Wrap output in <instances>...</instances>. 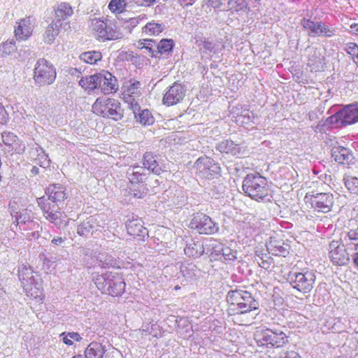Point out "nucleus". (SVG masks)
I'll use <instances>...</instances> for the list:
<instances>
[{
  "label": "nucleus",
  "instance_id": "obj_1",
  "mask_svg": "<svg viewBox=\"0 0 358 358\" xmlns=\"http://www.w3.org/2000/svg\"><path fill=\"white\" fill-rule=\"evenodd\" d=\"M329 185L318 183L316 189L308 191L304 196V202L313 211L320 213L331 212L336 203L335 195L327 190Z\"/></svg>",
  "mask_w": 358,
  "mask_h": 358
},
{
  "label": "nucleus",
  "instance_id": "obj_2",
  "mask_svg": "<svg viewBox=\"0 0 358 358\" xmlns=\"http://www.w3.org/2000/svg\"><path fill=\"white\" fill-rule=\"evenodd\" d=\"M228 315L250 314L259 308L258 302L246 290H231L227 295Z\"/></svg>",
  "mask_w": 358,
  "mask_h": 358
},
{
  "label": "nucleus",
  "instance_id": "obj_3",
  "mask_svg": "<svg viewBox=\"0 0 358 358\" xmlns=\"http://www.w3.org/2000/svg\"><path fill=\"white\" fill-rule=\"evenodd\" d=\"M254 340L258 347L267 351L282 348L289 343V336L285 332L268 327L257 328Z\"/></svg>",
  "mask_w": 358,
  "mask_h": 358
},
{
  "label": "nucleus",
  "instance_id": "obj_4",
  "mask_svg": "<svg viewBox=\"0 0 358 358\" xmlns=\"http://www.w3.org/2000/svg\"><path fill=\"white\" fill-rule=\"evenodd\" d=\"M92 112L99 117L117 122L123 118L124 110L118 99L101 96L96 98L92 104Z\"/></svg>",
  "mask_w": 358,
  "mask_h": 358
},
{
  "label": "nucleus",
  "instance_id": "obj_5",
  "mask_svg": "<svg viewBox=\"0 0 358 358\" xmlns=\"http://www.w3.org/2000/svg\"><path fill=\"white\" fill-rule=\"evenodd\" d=\"M150 174L138 165L132 166L127 171L129 193L135 199H143L148 194L145 181Z\"/></svg>",
  "mask_w": 358,
  "mask_h": 358
},
{
  "label": "nucleus",
  "instance_id": "obj_6",
  "mask_svg": "<svg viewBox=\"0 0 358 358\" xmlns=\"http://www.w3.org/2000/svg\"><path fill=\"white\" fill-rule=\"evenodd\" d=\"M243 189L252 199L259 201L267 197L270 192L267 180L259 173H249L243 179Z\"/></svg>",
  "mask_w": 358,
  "mask_h": 358
},
{
  "label": "nucleus",
  "instance_id": "obj_7",
  "mask_svg": "<svg viewBox=\"0 0 358 358\" xmlns=\"http://www.w3.org/2000/svg\"><path fill=\"white\" fill-rule=\"evenodd\" d=\"M57 78L56 68L50 61L41 58L33 71V80L36 85L43 87L52 84Z\"/></svg>",
  "mask_w": 358,
  "mask_h": 358
},
{
  "label": "nucleus",
  "instance_id": "obj_8",
  "mask_svg": "<svg viewBox=\"0 0 358 358\" xmlns=\"http://www.w3.org/2000/svg\"><path fill=\"white\" fill-rule=\"evenodd\" d=\"M141 85L140 81L131 78L125 81L122 87V99L133 112L140 110L138 100L141 96Z\"/></svg>",
  "mask_w": 358,
  "mask_h": 358
},
{
  "label": "nucleus",
  "instance_id": "obj_9",
  "mask_svg": "<svg viewBox=\"0 0 358 358\" xmlns=\"http://www.w3.org/2000/svg\"><path fill=\"white\" fill-rule=\"evenodd\" d=\"M38 204L45 219L57 227H65L69 224V219L64 212L55 210V206L44 196L38 199Z\"/></svg>",
  "mask_w": 358,
  "mask_h": 358
},
{
  "label": "nucleus",
  "instance_id": "obj_10",
  "mask_svg": "<svg viewBox=\"0 0 358 358\" xmlns=\"http://www.w3.org/2000/svg\"><path fill=\"white\" fill-rule=\"evenodd\" d=\"M91 29L95 36L102 41L117 40L122 37L121 32L114 24H107L99 18L92 20Z\"/></svg>",
  "mask_w": 358,
  "mask_h": 358
},
{
  "label": "nucleus",
  "instance_id": "obj_11",
  "mask_svg": "<svg viewBox=\"0 0 358 358\" xmlns=\"http://www.w3.org/2000/svg\"><path fill=\"white\" fill-rule=\"evenodd\" d=\"M315 280L316 275L313 271L303 269L301 272L294 273L290 284L298 292L307 294L313 289Z\"/></svg>",
  "mask_w": 358,
  "mask_h": 358
},
{
  "label": "nucleus",
  "instance_id": "obj_12",
  "mask_svg": "<svg viewBox=\"0 0 358 358\" xmlns=\"http://www.w3.org/2000/svg\"><path fill=\"white\" fill-rule=\"evenodd\" d=\"M191 229L196 230L200 234H213L218 231L217 224L205 213H194L188 225Z\"/></svg>",
  "mask_w": 358,
  "mask_h": 358
},
{
  "label": "nucleus",
  "instance_id": "obj_13",
  "mask_svg": "<svg viewBox=\"0 0 358 358\" xmlns=\"http://www.w3.org/2000/svg\"><path fill=\"white\" fill-rule=\"evenodd\" d=\"M196 174L201 178L210 179L220 175L221 168L212 158L203 156L198 158L194 163Z\"/></svg>",
  "mask_w": 358,
  "mask_h": 358
},
{
  "label": "nucleus",
  "instance_id": "obj_14",
  "mask_svg": "<svg viewBox=\"0 0 358 358\" xmlns=\"http://www.w3.org/2000/svg\"><path fill=\"white\" fill-rule=\"evenodd\" d=\"M331 122L341 126H346L358 122V103L345 106L331 116Z\"/></svg>",
  "mask_w": 358,
  "mask_h": 358
},
{
  "label": "nucleus",
  "instance_id": "obj_15",
  "mask_svg": "<svg viewBox=\"0 0 358 358\" xmlns=\"http://www.w3.org/2000/svg\"><path fill=\"white\" fill-rule=\"evenodd\" d=\"M74 13L72 6L69 2L62 1L53 7L54 22L65 30H71V24L68 20Z\"/></svg>",
  "mask_w": 358,
  "mask_h": 358
},
{
  "label": "nucleus",
  "instance_id": "obj_16",
  "mask_svg": "<svg viewBox=\"0 0 358 358\" xmlns=\"http://www.w3.org/2000/svg\"><path fill=\"white\" fill-rule=\"evenodd\" d=\"M301 24L308 35L332 37L335 36V29L322 22H315L310 19L303 18Z\"/></svg>",
  "mask_w": 358,
  "mask_h": 358
},
{
  "label": "nucleus",
  "instance_id": "obj_17",
  "mask_svg": "<svg viewBox=\"0 0 358 358\" xmlns=\"http://www.w3.org/2000/svg\"><path fill=\"white\" fill-rule=\"evenodd\" d=\"M97 89L105 95L116 93L119 89L116 77L106 70L97 73Z\"/></svg>",
  "mask_w": 358,
  "mask_h": 358
},
{
  "label": "nucleus",
  "instance_id": "obj_18",
  "mask_svg": "<svg viewBox=\"0 0 358 358\" xmlns=\"http://www.w3.org/2000/svg\"><path fill=\"white\" fill-rule=\"evenodd\" d=\"M210 257L214 260L229 264L238 259V251L222 243H217L212 247Z\"/></svg>",
  "mask_w": 358,
  "mask_h": 358
},
{
  "label": "nucleus",
  "instance_id": "obj_19",
  "mask_svg": "<svg viewBox=\"0 0 358 358\" xmlns=\"http://www.w3.org/2000/svg\"><path fill=\"white\" fill-rule=\"evenodd\" d=\"M34 20L31 16H27L16 21L14 27V36L18 41L28 40L33 34Z\"/></svg>",
  "mask_w": 358,
  "mask_h": 358
},
{
  "label": "nucleus",
  "instance_id": "obj_20",
  "mask_svg": "<svg viewBox=\"0 0 358 358\" xmlns=\"http://www.w3.org/2000/svg\"><path fill=\"white\" fill-rule=\"evenodd\" d=\"M186 90L181 83L175 82L165 92L162 101L168 106H173L180 103L185 96Z\"/></svg>",
  "mask_w": 358,
  "mask_h": 358
},
{
  "label": "nucleus",
  "instance_id": "obj_21",
  "mask_svg": "<svg viewBox=\"0 0 358 358\" xmlns=\"http://www.w3.org/2000/svg\"><path fill=\"white\" fill-rule=\"evenodd\" d=\"M329 257L334 264L338 266L345 265L349 261L348 253L345 245L335 241L329 244Z\"/></svg>",
  "mask_w": 358,
  "mask_h": 358
},
{
  "label": "nucleus",
  "instance_id": "obj_22",
  "mask_svg": "<svg viewBox=\"0 0 358 358\" xmlns=\"http://www.w3.org/2000/svg\"><path fill=\"white\" fill-rule=\"evenodd\" d=\"M45 192L48 197L46 199L55 203L64 202L69 196L66 188L59 183L50 184Z\"/></svg>",
  "mask_w": 358,
  "mask_h": 358
},
{
  "label": "nucleus",
  "instance_id": "obj_23",
  "mask_svg": "<svg viewBox=\"0 0 358 358\" xmlns=\"http://www.w3.org/2000/svg\"><path fill=\"white\" fill-rule=\"evenodd\" d=\"M266 248L268 252L273 255L286 257L289 254V245L278 236L271 237Z\"/></svg>",
  "mask_w": 358,
  "mask_h": 358
},
{
  "label": "nucleus",
  "instance_id": "obj_24",
  "mask_svg": "<svg viewBox=\"0 0 358 358\" xmlns=\"http://www.w3.org/2000/svg\"><path fill=\"white\" fill-rule=\"evenodd\" d=\"M127 230L129 235L139 240H143L148 237V231L143 226V222L141 219H133L127 223Z\"/></svg>",
  "mask_w": 358,
  "mask_h": 358
},
{
  "label": "nucleus",
  "instance_id": "obj_25",
  "mask_svg": "<svg viewBox=\"0 0 358 358\" xmlns=\"http://www.w3.org/2000/svg\"><path fill=\"white\" fill-rule=\"evenodd\" d=\"M157 158V155L154 154L152 152H145L142 159V167L145 170L146 169L154 174L159 176L164 171V169L159 165Z\"/></svg>",
  "mask_w": 358,
  "mask_h": 358
},
{
  "label": "nucleus",
  "instance_id": "obj_26",
  "mask_svg": "<svg viewBox=\"0 0 358 358\" xmlns=\"http://www.w3.org/2000/svg\"><path fill=\"white\" fill-rule=\"evenodd\" d=\"M9 208L13 217H15L16 224H25L31 222L33 220V212L31 210L27 208L22 210V212H18L17 203L15 201L9 203Z\"/></svg>",
  "mask_w": 358,
  "mask_h": 358
},
{
  "label": "nucleus",
  "instance_id": "obj_27",
  "mask_svg": "<svg viewBox=\"0 0 358 358\" xmlns=\"http://www.w3.org/2000/svg\"><path fill=\"white\" fill-rule=\"evenodd\" d=\"M217 149L222 153L231 155L237 157H241L244 153V150L238 144L229 139L220 142Z\"/></svg>",
  "mask_w": 358,
  "mask_h": 358
},
{
  "label": "nucleus",
  "instance_id": "obj_28",
  "mask_svg": "<svg viewBox=\"0 0 358 358\" xmlns=\"http://www.w3.org/2000/svg\"><path fill=\"white\" fill-rule=\"evenodd\" d=\"M108 284V293L112 296H119L124 292L126 284L121 277H113L109 280Z\"/></svg>",
  "mask_w": 358,
  "mask_h": 358
},
{
  "label": "nucleus",
  "instance_id": "obj_29",
  "mask_svg": "<svg viewBox=\"0 0 358 358\" xmlns=\"http://www.w3.org/2000/svg\"><path fill=\"white\" fill-rule=\"evenodd\" d=\"M106 352L105 347L99 342H92L85 350L86 358H103Z\"/></svg>",
  "mask_w": 358,
  "mask_h": 358
},
{
  "label": "nucleus",
  "instance_id": "obj_30",
  "mask_svg": "<svg viewBox=\"0 0 358 358\" xmlns=\"http://www.w3.org/2000/svg\"><path fill=\"white\" fill-rule=\"evenodd\" d=\"M332 157L338 164H345L351 160L352 154L348 148L338 146L334 149Z\"/></svg>",
  "mask_w": 358,
  "mask_h": 358
},
{
  "label": "nucleus",
  "instance_id": "obj_31",
  "mask_svg": "<svg viewBox=\"0 0 358 358\" xmlns=\"http://www.w3.org/2000/svg\"><path fill=\"white\" fill-rule=\"evenodd\" d=\"M137 122L143 126H150L155 122V117L148 109H144L136 113L134 112Z\"/></svg>",
  "mask_w": 358,
  "mask_h": 358
},
{
  "label": "nucleus",
  "instance_id": "obj_32",
  "mask_svg": "<svg viewBox=\"0 0 358 358\" xmlns=\"http://www.w3.org/2000/svg\"><path fill=\"white\" fill-rule=\"evenodd\" d=\"M306 317L298 312L292 313L287 320V325L290 329L301 328L306 324Z\"/></svg>",
  "mask_w": 358,
  "mask_h": 358
},
{
  "label": "nucleus",
  "instance_id": "obj_33",
  "mask_svg": "<svg viewBox=\"0 0 358 358\" xmlns=\"http://www.w3.org/2000/svg\"><path fill=\"white\" fill-rule=\"evenodd\" d=\"M59 24L52 21L46 28L43 34V41L45 43L50 44L53 43L55 37L58 35L59 31Z\"/></svg>",
  "mask_w": 358,
  "mask_h": 358
},
{
  "label": "nucleus",
  "instance_id": "obj_34",
  "mask_svg": "<svg viewBox=\"0 0 358 358\" xmlns=\"http://www.w3.org/2000/svg\"><path fill=\"white\" fill-rule=\"evenodd\" d=\"M79 85L85 90H94L97 89V73L93 75L83 77Z\"/></svg>",
  "mask_w": 358,
  "mask_h": 358
},
{
  "label": "nucleus",
  "instance_id": "obj_35",
  "mask_svg": "<svg viewBox=\"0 0 358 358\" xmlns=\"http://www.w3.org/2000/svg\"><path fill=\"white\" fill-rule=\"evenodd\" d=\"M248 9V3L245 0H229L227 3V10L234 14Z\"/></svg>",
  "mask_w": 358,
  "mask_h": 358
},
{
  "label": "nucleus",
  "instance_id": "obj_36",
  "mask_svg": "<svg viewBox=\"0 0 358 358\" xmlns=\"http://www.w3.org/2000/svg\"><path fill=\"white\" fill-rule=\"evenodd\" d=\"M343 182L350 193L358 194V178L350 175H345Z\"/></svg>",
  "mask_w": 358,
  "mask_h": 358
},
{
  "label": "nucleus",
  "instance_id": "obj_37",
  "mask_svg": "<svg viewBox=\"0 0 358 358\" xmlns=\"http://www.w3.org/2000/svg\"><path fill=\"white\" fill-rule=\"evenodd\" d=\"M80 58L87 64H94L101 59L102 55L99 51H89L81 54Z\"/></svg>",
  "mask_w": 358,
  "mask_h": 358
},
{
  "label": "nucleus",
  "instance_id": "obj_38",
  "mask_svg": "<svg viewBox=\"0 0 358 358\" xmlns=\"http://www.w3.org/2000/svg\"><path fill=\"white\" fill-rule=\"evenodd\" d=\"M17 49L15 42L13 40H8L0 45V55L6 57L15 53Z\"/></svg>",
  "mask_w": 358,
  "mask_h": 358
},
{
  "label": "nucleus",
  "instance_id": "obj_39",
  "mask_svg": "<svg viewBox=\"0 0 358 358\" xmlns=\"http://www.w3.org/2000/svg\"><path fill=\"white\" fill-rule=\"evenodd\" d=\"M229 316H234L233 321L235 324L238 325L248 326L251 324L255 317L250 314H237V315H229Z\"/></svg>",
  "mask_w": 358,
  "mask_h": 358
},
{
  "label": "nucleus",
  "instance_id": "obj_40",
  "mask_svg": "<svg viewBox=\"0 0 358 358\" xmlns=\"http://www.w3.org/2000/svg\"><path fill=\"white\" fill-rule=\"evenodd\" d=\"M163 30L160 24L155 22H149L143 28V32L150 36L159 35Z\"/></svg>",
  "mask_w": 358,
  "mask_h": 358
},
{
  "label": "nucleus",
  "instance_id": "obj_41",
  "mask_svg": "<svg viewBox=\"0 0 358 358\" xmlns=\"http://www.w3.org/2000/svg\"><path fill=\"white\" fill-rule=\"evenodd\" d=\"M60 336L62 337L64 343L67 345H72L74 341L78 342L82 339L81 336L78 332H63L60 334Z\"/></svg>",
  "mask_w": 358,
  "mask_h": 358
},
{
  "label": "nucleus",
  "instance_id": "obj_42",
  "mask_svg": "<svg viewBox=\"0 0 358 358\" xmlns=\"http://www.w3.org/2000/svg\"><path fill=\"white\" fill-rule=\"evenodd\" d=\"M1 136L2 141L6 145L14 148L18 144V138L14 134L7 131L3 132Z\"/></svg>",
  "mask_w": 358,
  "mask_h": 358
},
{
  "label": "nucleus",
  "instance_id": "obj_43",
  "mask_svg": "<svg viewBox=\"0 0 358 358\" xmlns=\"http://www.w3.org/2000/svg\"><path fill=\"white\" fill-rule=\"evenodd\" d=\"M93 225L90 220H84L77 227V234L80 236H87L92 231Z\"/></svg>",
  "mask_w": 358,
  "mask_h": 358
},
{
  "label": "nucleus",
  "instance_id": "obj_44",
  "mask_svg": "<svg viewBox=\"0 0 358 358\" xmlns=\"http://www.w3.org/2000/svg\"><path fill=\"white\" fill-rule=\"evenodd\" d=\"M199 246V245L196 243H192L187 245L184 249L185 255L192 257H197L200 256L203 252V250L201 247L200 250H198L197 248Z\"/></svg>",
  "mask_w": 358,
  "mask_h": 358
},
{
  "label": "nucleus",
  "instance_id": "obj_45",
  "mask_svg": "<svg viewBox=\"0 0 358 358\" xmlns=\"http://www.w3.org/2000/svg\"><path fill=\"white\" fill-rule=\"evenodd\" d=\"M259 266L265 270L270 269L273 264V258L267 254H264L262 257L258 255V258L256 259Z\"/></svg>",
  "mask_w": 358,
  "mask_h": 358
},
{
  "label": "nucleus",
  "instance_id": "obj_46",
  "mask_svg": "<svg viewBox=\"0 0 358 358\" xmlns=\"http://www.w3.org/2000/svg\"><path fill=\"white\" fill-rule=\"evenodd\" d=\"M124 0H110L108 4L109 10L114 13H120L124 8Z\"/></svg>",
  "mask_w": 358,
  "mask_h": 358
},
{
  "label": "nucleus",
  "instance_id": "obj_47",
  "mask_svg": "<svg viewBox=\"0 0 358 358\" xmlns=\"http://www.w3.org/2000/svg\"><path fill=\"white\" fill-rule=\"evenodd\" d=\"M173 41L172 39H162L157 45L159 52L161 54L169 52L173 49Z\"/></svg>",
  "mask_w": 358,
  "mask_h": 358
},
{
  "label": "nucleus",
  "instance_id": "obj_48",
  "mask_svg": "<svg viewBox=\"0 0 358 358\" xmlns=\"http://www.w3.org/2000/svg\"><path fill=\"white\" fill-rule=\"evenodd\" d=\"M27 295L33 299H42L43 298V294L42 289L38 287L36 285L34 286H30V287H27L26 289Z\"/></svg>",
  "mask_w": 358,
  "mask_h": 358
},
{
  "label": "nucleus",
  "instance_id": "obj_49",
  "mask_svg": "<svg viewBox=\"0 0 358 358\" xmlns=\"http://www.w3.org/2000/svg\"><path fill=\"white\" fill-rule=\"evenodd\" d=\"M345 50L348 54L351 55L352 59L353 61L357 64L358 66V45L355 43H348L347 44Z\"/></svg>",
  "mask_w": 358,
  "mask_h": 358
},
{
  "label": "nucleus",
  "instance_id": "obj_50",
  "mask_svg": "<svg viewBox=\"0 0 358 358\" xmlns=\"http://www.w3.org/2000/svg\"><path fill=\"white\" fill-rule=\"evenodd\" d=\"M155 41L152 39H142L138 41V45L140 49H146L150 52H153V48L155 46Z\"/></svg>",
  "mask_w": 358,
  "mask_h": 358
},
{
  "label": "nucleus",
  "instance_id": "obj_51",
  "mask_svg": "<svg viewBox=\"0 0 358 358\" xmlns=\"http://www.w3.org/2000/svg\"><path fill=\"white\" fill-rule=\"evenodd\" d=\"M9 120L8 114L4 106L0 103V124H6Z\"/></svg>",
  "mask_w": 358,
  "mask_h": 358
},
{
  "label": "nucleus",
  "instance_id": "obj_52",
  "mask_svg": "<svg viewBox=\"0 0 358 358\" xmlns=\"http://www.w3.org/2000/svg\"><path fill=\"white\" fill-rule=\"evenodd\" d=\"M278 358H301V357L297 352L290 350L281 353Z\"/></svg>",
  "mask_w": 358,
  "mask_h": 358
},
{
  "label": "nucleus",
  "instance_id": "obj_53",
  "mask_svg": "<svg viewBox=\"0 0 358 358\" xmlns=\"http://www.w3.org/2000/svg\"><path fill=\"white\" fill-rule=\"evenodd\" d=\"M348 236L352 241H358V227L350 229L348 233Z\"/></svg>",
  "mask_w": 358,
  "mask_h": 358
},
{
  "label": "nucleus",
  "instance_id": "obj_54",
  "mask_svg": "<svg viewBox=\"0 0 358 358\" xmlns=\"http://www.w3.org/2000/svg\"><path fill=\"white\" fill-rule=\"evenodd\" d=\"M64 241V238L59 236L53 238L51 241L52 243L56 245L62 244Z\"/></svg>",
  "mask_w": 358,
  "mask_h": 358
},
{
  "label": "nucleus",
  "instance_id": "obj_55",
  "mask_svg": "<svg viewBox=\"0 0 358 358\" xmlns=\"http://www.w3.org/2000/svg\"><path fill=\"white\" fill-rule=\"evenodd\" d=\"M353 263L355 264V266L358 270V252L355 253L352 257Z\"/></svg>",
  "mask_w": 358,
  "mask_h": 358
},
{
  "label": "nucleus",
  "instance_id": "obj_56",
  "mask_svg": "<svg viewBox=\"0 0 358 358\" xmlns=\"http://www.w3.org/2000/svg\"><path fill=\"white\" fill-rule=\"evenodd\" d=\"M350 27L353 30L355 34H358V23H353L350 24Z\"/></svg>",
  "mask_w": 358,
  "mask_h": 358
},
{
  "label": "nucleus",
  "instance_id": "obj_57",
  "mask_svg": "<svg viewBox=\"0 0 358 358\" xmlns=\"http://www.w3.org/2000/svg\"><path fill=\"white\" fill-rule=\"evenodd\" d=\"M156 0H143V1L146 3L151 4L154 3Z\"/></svg>",
  "mask_w": 358,
  "mask_h": 358
},
{
  "label": "nucleus",
  "instance_id": "obj_58",
  "mask_svg": "<svg viewBox=\"0 0 358 358\" xmlns=\"http://www.w3.org/2000/svg\"><path fill=\"white\" fill-rule=\"evenodd\" d=\"M72 358H86L85 356H83L82 355H78L76 356H73Z\"/></svg>",
  "mask_w": 358,
  "mask_h": 358
},
{
  "label": "nucleus",
  "instance_id": "obj_59",
  "mask_svg": "<svg viewBox=\"0 0 358 358\" xmlns=\"http://www.w3.org/2000/svg\"><path fill=\"white\" fill-rule=\"evenodd\" d=\"M180 288H181V287H180V285H176V286L174 287V289H175V290H179V289H180Z\"/></svg>",
  "mask_w": 358,
  "mask_h": 358
},
{
  "label": "nucleus",
  "instance_id": "obj_60",
  "mask_svg": "<svg viewBox=\"0 0 358 358\" xmlns=\"http://www.w3.org/2000/svg\"><path fill=\"white\" fill-rule=\"evenodd\" d=\"M241 229L243 230V231H245V227H241L240 229L238 230V233H241Z\"/></svg>",
  "mask_w": 358,
  "mask_h": 358
},
{
  "label": "nucleus",
  "instance_id": "obj_61",
  "mask_svg": "<svg viewBox=\"0 0 358 358\" xmlns=\"http://www.w3.org/2000/svg\"><path fill=\"white\" fill-rule=\"evenodd\" d=\"M357 245H358V243H357Z\"/></svg>",
  "mask_w": 358,
  "mask_h": 358
}]
</instances>
